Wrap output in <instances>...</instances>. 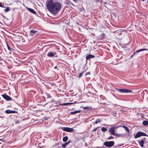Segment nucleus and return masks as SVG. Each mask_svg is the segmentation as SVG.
<instances>
[{"label": "nucleus", "instance_id": "obj_1", "mask_svg": "<svg viewBox=\"0 0 148 148\" xmlns=\"http://www.w3.org/2000/svg\"><path fill=\"white\" fill-rule=\"evenodd\" d=\"M46 6L49 11L56 14L60 11L62 5L59 2H53L52 0H49L46 3Z\"/></svg>", "mask_w": 148, "mask_h": 148}, {"label": "nucleus", "instance_id": "obj_2", "mask_svg": "<svg viewBox=\"0 0 148 148\" xmlns=\"http://www.w3.org/2000/svg\"><path fill=\"white\" fill-rule=\"evenodd\" d=\"M103 144L106 147H110L114 145V143L113 141H107L104 142Z\"/></svg>", "mask_w": 148, "mask_h": 148}, {"label": "nucleus", "instance_id": "obj_3", "mask_svg": "<svg viewBox=\"0 0 148 148\" xmlns=\"http://www.w3.org/2000/svg\"><path fill=\"white\" fill-rule=\"evenodd\" d=\"M117 90L123 93H130L132 92V91L127 89L120 88L117 89Z\"/></svg>", "mask_w": 148, "mask_h": 148}, {"label": "nucleus", "instance_id": "obj_4", "mask_svg": "<svg viewBox=\"0 0 148 148\" xmlns=\"http://www.w3.org/2000/svg\"><path fill=\"white\" fill-rule=\"evenodd\" d=\"M142 136H146L148 137V135H147L143 132L139 131L137 133L136 135L134 136V138H136Z\"/></svg>", "mask_w": 148, "mask_h": 148}, {"label": "nucleus", "instance_id": "obj_5", "mask_svg": "<svg viewBox=\"0 0 148 148\" xmlns=\"http://www.w3.org/2000/svg\"><path fill=\"white\" fill-rule=\"evenodd\" d=\"M118 127L114 126L110 128L109 130V132L110 133V134L113 135H115V130Z\"/></svg>", "mask_w": 148, "mask_h": 148}, {"label": "nucleus", "instance_id": "obj_6", "mask_svg": "<svg viewBox=\"0 0 148 148\" xmlns=\"http://www.w3.org/2000/svg\"><path fill=\"white\" fill-rule=\"evenodd\" d=\"M47 56L49 57H57L58 55L55 51L49 52L47 54Z\"/></svg>", "mask_w": 148, "mask_h": 148}, {"label": "nucleus", "instance_id": "obj_7", "mask_svg": "<svg viewBox=\"0 0 148 148\" xmlns=\"http://www.w3.org/2000/svg\"><path fill=\"white\" fill-rule=\"evenodd\" d=\"M60 129L63 131L69 132H72L73 130V129L72 128L68 127H61Z\"/></svg>", "mask_w": 148, "mask_h": 148}, {"label": "nucleus", "instance_id": "obj_8", "mask_svg": "<svg viewBox=\"0 0 148 148\" xmlns=\"http://www.w3.org/2000/svg\"><path fill=\"white\" fill-rule=\"evenodd\" d=\"M56 84L54 83L48 82L46 86L47 88L49 89H51V87L53 86H55Z\"/></svg>", "mask_w": 148, "mask_h": 148}, {"label": "nucleus", "instance_id": "obj_9", "mask_svg": "<svg viewBox=\"0 0 148 148\" xmlns=\"http://www.w3.org/2000/svg\"><path fill=\"white\" fill-rule=\"evenodd\" d=\"M2 96L7 101H8L12 100L11 98L9 96L6 95L5 94L2 95Z\"/></svg>", "mask_w": 148, "mask_h": 148}, {"label": "nucleus", "instance_id": "obj_10", "mask_svg": "<svg viewBox=\"0 0 148 148\" xmlns=\"http://www.w3.org/2000/svg\"><path fill=\"white\" fill-rule=\"evenodd\" d=\"M26 9L28 10L29 11L31 12V13L34 14H36L37 13L33 9H32L30 8H28L27 7H26Z\"/></svg>", "mask_w": 148, "mask_h": 148}, {"label": "nucleus", "instance_id": "obj_11", "mask_svg": "<svg viewBox=\"0 0 148 148\" xmlns=\"http://www.w3.org/2000/svg\"><path fill=\"white\" fill-rule=\"evenodd\" d=\"M37 31L34 30H31L30 31L29 35L31 36H33L37 34Z\"/></svg>", "mask_w": 148, "mask_h": 148}, {"label": "nucleus", "instance_id": "obj_12", "mask_svg": "<svg viewBox=\"0 0 148 148\" xmlns=\"http://www.w3.org/2000/svg\"><path fill=\"white\" fill-rule=\"evenodd\" d=\"M5 112L7 114H10L11 113H17V112L14 110H7L5 111Z\"/></svg>", "mask_w": 148, "mask_h": 148}, {"label": "nucleus", "instance_id": "obj_13", "mask_svg": "<svg viewBox=\"0 0 148 148\" xmlns=\"http://www.w3.org/2000/svg\"><path fill=\"white\" fill-rule=\"evenodd\" d=\"M94 57V56L92 55L91 54H89L86 57V60H87L88 59L93 58Z\"/></svg>", "mask_w": 148, "mask_h": 148}, {"label": "nucleus", "instance_id": "obj_14", "mask_svg": "<svg viewBox=\"0 0 148 148\" xmlns=\"http://www.w3.org/2000/svg\"><path fill=\"white\" fill-rule=\"evenodd\" d=\"M138 142L139 144L140 145L141 147H143L144 143V141L143 140H142L140 141L138 140Z\"/></svg>", "mask_w": 148, "mask_h": 148}, {"label": "nucleus", "instance_id": "obj_15", "mask_svg": "<svg viewBox=\"0 0 148 148\" xmlns=\"http://www.w3.org/2000/svg\"><path fill=\"white\" fill-rule=\"evenodd\" d=\"M82 108L83 109H87L89 110H92V108L90 106H86V107H80V108Z\"/></svg>", "mask_w": 148, "mask_h": 148}, {"label": "nucleus", "instance_id": "obj_16", "mask_svg": "<svg viewBox=\"0 0 148 148\" xmlns=\"http://www.w3.org/2000/svg\"><path fill=\"white\" fill-rule=\"evenodd\" d=\"M72 103H66L60 104V105L61 106H66L72 104Z\"/></svg>", "mask_w": 148, "mask_h": 148}, {"label": "nucleus", "instance_id": "obj_17", "mask_svg": "<svg viewBox=\"0 0 148 148\" xmlns=\"http://www.w3.org/2000/svg\"><path fill=\"white\" fill-rule=\"evenodd\" d=\"M81 112V110H76L74 112H70V114L71 115H73L77 113H79Z\"/></svg>", "mask_w": 148, "mask_h": 148}, {"label": "nucleus", "instance_id": "obj_18", "mask_svg": "<svg viewBox=\"0 0 148 148\" xmlns=\"http://www.w3.org/2000/svg\"><path fill=\"white\" fill-rule=\"evenodd\" d=\"M147 51L148 49H139L138 50H137L136 51V53H138L139 52H140L142 51Z\"/></svg>", "mask_w": 148, "mask_h": 148}, {"label": "nucleus", "instance_id": "obj_19", "mask_svg": "<svg viewBox=\"0 0 148 148\" xmlns=\"http://www.w3.org/2000/svg\"><path fill=\"white\" fill-rule=\"evenodd\" d=\"M122 127L128 133H129L130 132V130L126 126L123 125L122 126Z\"/></svg>", "mask_w": 148, "mask_h": 148}, {"label": "nucleus", "instance_id": "obj_20", "mask_svg": "<svg viewBox=\"0 0 148 148\" xmlns=\"http://www.w3.org/2000/svg\"><path fill=\"white\" fill-rule=\"evenodd\" d=\"M123 134H119L118 133H115V135H115V136L116 137H122L123 136Z\"/></svg>", "mask_w": 148, "mask_h": 148}, {"label": "nucleus", "instance_id": "obj_21", "mask_svg": "<svg viewBox=\"0 0 148 148\" xmlns=\"http://www.w3.org/2000/svg\"><path fill=\"white\" fill-rule=\"evenodd\" d=\"M101 122V121L99 119H97L93 123H92V124H97L98 123H100Z\"/></svg>", "mask_w": 148, "mask_h": 148}, {"label": "nucleus", "instance_id": "obj_22", "mask_svg": "<svg viewBox=\"0 0 148 148\" xmlns=\"http://www.w3.org/2000/svg\"><path fill=\"white\" fill-rule=\"evenodd\" d=\"M143 124L145 126H146L148 125V121H144L143 122Z\"/></svg>", "mask_w": 148, "mask_h": 148}, {"label": "nucleus", "instance_id": "obj_23", "mask_svg": "<svg viewBox=\"0 0 148 148\" xmlns=\"http://www.w3.org/2000/svg\"><path fill=\"white\" fill-rule=\"evenodd\" d=\"M68 137L67 136L64 137L63 138V141L64 142H66L68 140Z\"/></svg>", "mask_w": 148, "mask_h": 148}, {"label": "nucleus", "instance_id": "obj_24", "mask_svg": "<svg viewBox=\"0 0 148 148\" xmlns=\"http://www.w3.org/2000/svg\"><path fill=\"white\" fill-rule=\"evenodd\" d=\"M101 130L103 132H105L107 130V127H102L101 128Z\"/></svg>", "mask_w": 148, "mask_h": 148}, {"label": "nucleus", "instance_id": "obj_25", "mask_svg": "<svg viewBox=\"0 0 148 148\" xmlns=\"http://www.w3.org/2000/svg\"><path fill=\"white\" fill-rule=\"evenodd\" d=\"M45 94L47 97V98H51V95L47 93H45Z\"/></svg>", "mask_w": 148, "mask_h": 148}, {"label": "nucleus", "instance_id": "obj_26", "mask_svg": "<svg viewBox=\"0 0 148 148\" xmlns=\"http://www.w3.org/2000/svg\"><path fill=\"white\" fill-rule=\"evenodd\" d=\"M10 10V8L9 7H7L4 9V11L5 12H8Z\"/></svg>", "mask_w": 148, "mask_h": 148}, {"label": "nucleus", "instance_id": "obj_27", "mask_svg": "<svg viewBox=\"0 0 148 148\" xmlns=\"http://www.w3.org/2000/svg\"><path fill=\"white\" fill-rule=\"evenodd\" d=\"M67 145L65 143L62 144V147L63 148H65Z\"/></svg>", "mask_w": 148, "mask_h": 148}, {"label": "nucleus", "instance_id": "obj_28", "mask_svg": "<svg viewBox=\"0 0 148 148\" xmlns=\"http://www.w3.org/2000/svg\"><path fill=\"white\" fill-rule=\"evenodd\" d=\"M20 123V121L19 120H16L15 121V123L16 124H18L19 123Z\"/></svg>", "mask_w": 148, "mask_h": 148}, {"label": "nucleus", "instance_id": "obj_29", "mask_svg": "<svg viewBox=\"0 0 148 148\" xmlns=\"http://www.w3.org/2000/svg\"><path fill=\"white\" fill-rule=\"evenodd\" d=\"M114 138V137L112 136H110L108 138V140H110Z\"/></svg>", "mask_w": 148, "mask_h": 148}, {"label": "nucleus", "instance_id": "obj_30", "mask_svg": "<svg viewBox=\"0 0 148 148\" xmlns=\"http://www.w3.org/2000/svg\"><path fill=\"white\" fill-rule=\"evenodd\" d=\"M82 75H83L82 72H81V73H80L79 74V76H78V77H79V78H80L82 76Z\"/></svg>", "mask_w": 148, "mask_h": 148}, {"label": "nucleus", "instance_id": "obj_31", "mask_svg": "<svg viewBox=\"0 0 148 148\" xmlns=\"http://www.w3.org/2000/svg\"><path fill=\"white\" fill-rule=\"evenodd\" d=\"M7 47L8 49L10 51H11V49L10 47L8 45V44H7Z\"/></svg>", "mask_w": 148, "mask_h": 148}, {"label": "nucleus", "instance_id": "obj_32", "mask_svg": "<svg viewBox=\"0 0 148 148\" xmlns=\"http://www.w3.org/2000/svg\"><path fill=\"white\" fill-rule=\"evenodd\" d=\"M0 7H1L3 8H5V7L3 5H2V3L1 2H0Z\"/></svg>", "mask_w": 148, "mask_h": 148}, {"label": "nucleus", "instance_id": "obj_33", "mask_svg": "<svg viewBox=\"0 0 148 148\" xmlns=\"http://www.w3.org/2000/svg\"><path fill=\"white\" fill-rule=\"evenodd\" d=\"M135 52H133L132 55L131 56L130 58H132V57L135 55Z\"/></svg>", "mask_w": 148, "mask_h": 148}, {"label": "nucleus", "instance_id": "obj_34", "mask_svg": "<svg viewBox=\"0 0 148 148\" xmlns=\"http://www.w3.org/2000/svg\"><path fill=\"white\" fill-rule=\"evenodd\" d=\"M71 142L70 140H69L68 142H67L65 143H66V145H68Z\"/></svg>", "mask_w": 148, "mask_h": 148}, {"label": "nucleus", "instance_id": "obj_35", "mask_svg": "<svg viewBox=\"0 0 148 148\" xmlns=\"http://www.w3.org/2000/svg\"><path fill=\"white\" fill-rule=\"evenodd\" d=\"M1 46H0V53H1L2 52V50L1 48Z\"/></svg>", "mask_w": 148, "mask_h": 148}, {"label": "nucleus", "instance_id": "obj_36", "mask_svg": "<svg viewBox=\"0 0 148 148\" xmlns=\"http://www.w3.org/2000/svg\"><path fill=\"white\" fill-rule=\"evenodd\" d=\"M90 74V73L89 72H87L85 74V75L86 76L88 75H89Z\"/></svg>", "mask_w": 148, "mask_h": 148}, {"label": "nucleus", "instance_id": "obj_37", "mask_svg": "<svg viewBox=\"0 0 148 148\" xmlns=\"http://www.w3.org/2000/svg\"><path fill=\"white\" fill-rule=\"evenodd\" d=\"M98 128V127L95 128V129L93 130V131H96L97 129Z\"/></svg>", "mask_w": 148, "mask_h": 148}, {"label": "nucleus", "instance_id": "obj_38", "mask_svg": "<svg viewBox=\"0 0 148 148\" xmlns=\"http://www.w3.org/2000/svg\"><path fill=\"white\" fill-rule=\"evenodd\" d=\"M96 2H101V3H102V1H100L99 0H97L96 1Z\"/></svg>", "mask_w": 148, "mask_h": 148}, {"label": "nucleus", "instance_id": "obj_39", "mask_svg": "<svg viewBox=\"0 0 148 148\" xmlns=\"http://www.w3.org/2000/svg\"><path fill=\"white\" fill-rule=\"evenodd\" d=\"M103 147H95L94 148H103Z\"/></svg>", "mask_w": 148, "mask_h": 148}, {"label": "nucleus", "instance_id": "obj_40", "mask_svg": "<svg viewBox=\"0 0 148 148\" xmlns=\"http://www.w3.org/2000/svg\"><path fill=\"white\" fill-rule=\"evenodd\" d=\"M123 145V144H119V145H118V146L119 147H121Z\"/></svg>", "mask_w": 148, "mask_h": 148}, {"label": "nucleus", "instance_id": "obj_41", "mask_svg": "<svg viewBox=\"0 0 148 148\" xmlns=\"http://www.w3.org/2000/svg\"><path fill=\"white\" fill-rule=\"evenodd\" d=\"M85 146L86 147L88 146L87 144L86 143H85Z\"/></svg>", "mask_w": 148, "mask_h": 148}, {"label": "nucleus", "instance_id": "obj_42", "mask_svg": "<svg viewBox=\"0 0 148 148\" xmlns=\"http://www.w3.org/2000/svg\"><path fill=\"white\" fill-rule=\"evenodd\" d=\"M77 102V101H75L73 103H72V104H75V103H76Z\"/></svg>", "mask_w": 148, "mask_h": 148}, {"label": "nucleus", "instance_id": "obj_43", "mask_svg": "<svg viewBox=\"0 0 148 148\" xmlns=\"http://www.w3.org/2000/svg\"><path fill=\"white\" fill-rule=\"evenodd\" d=\"M54 101V99H52L51 100V102H53Z\"/></svg>", "mask_w": 148, "mask_h": 148}, {"label": "nucleus", "instance_id": "obj_44", "mask_svg": "<svg viewBox=\"0 0 148 148\" xmlns=\"http://www.w3.org/2000/svg\"><path fill=\"white\" fill-rule=\"evenodd\" d=\"M106 3H107L106 2H104V5H105L106 4Z\"/></svg>", "mask_w": 148, "mask_h": 148}, {"label": "nucleus", "instance_id": "obj_45", "mask_svg": "<svg viewBox=\"0 0 148 148\" xmlns=\"http://www.w3.org/2000/svg\"><path fill=\"white\" fill-rule=\"evenodd\" d=\"M57 68V66H56L54 67V68L55 69H56Z\"/></svg>", "mask_w": 148, "mask_h": 148}, {"label": "nucleus", "instance_id": "obj_46", "mask_svg": "<svg viewBox=\"0 0 148 148\" xmlns=\"http://www.w3.org/2000/svg\"><path fill=\"white\" fill-rule=\"evenodd\" d=\"M145 0H142V1H144Z\"/></svg>", "mask_w": 148, "mask_h": 148}, {"label": "nucleus", "instance_id": "obj_47", "mask_svg": "<svg viewBox=\"0 0 148 148\" xmlns=\"http://www.w3.org/2000/svg\"><path fill=\"white\" fill-rule=\"evenodd\" d=\"M143 139L145 140V138H144Z\"/></svg>", "mask_w": 148, "mask_h": 148}, {"label": "nucleus", "instance_id": "obj_48", "mask_svg": "<svg viewBox=\"0 0 148 148\" xmlns=\"http://www.w3.org/2000/svg\"><path fill=\"white\" fill-rule=\"evenodd\" d=\"M1 60V58H0V61Z\"/></svg>", "mask_w": 148, "mask_h": 148}, {"label": "nucleus", "instance_id": "obj_49", "mask_svg": "<svg viewBox=\"0 0 148 148\" xmlns=\"http://www.w3.org/2000/svg\"><path fill=\"white\" fill-rule=\"evenodd\" d=\"M147 132H148V130H147Z\"/></svg>", "mask_w": 148, "mask_h": 148}]
</instances>
